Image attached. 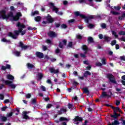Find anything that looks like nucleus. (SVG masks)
I'll list each match as a JSON object with an SVG mask.
<instances>
[{
  "label": "nucleus",
  "mask_w": 125,
  "mask_h": 125,
  "mask_svg": "<svg viewBox=\"0 0 125 125\" xmlns=\"http://www.w3.org/2000/svg\"><path fill=\"white\" fill-rule=\"evenodd\" d=\"M14 16L13 15V13L12 12H10L7 15H6V11L4 10H2L0 11V18H2L3 20L8 19L9 17L11 18H13Z\"/></svg>",
  "instance_id": "2"
},
{
  "label": "nucleus",
  "mask_w": 125,
  "mask_h": 125,
  "mask_svg": "<svg viewBox=\"0 0 125 125\" xmlns=\"http://www.w3.org/2000/svg\"><path fill=\"white\" fill-rule=\"evenodd\" d=\"M125 13H124L123 15H122V16H120L119 17V19L120 20H123L124 18H125Z\"/></svg>",
  "instance_id": "40"
},
{
  "label": "nucleus",
  "mask_w": 125,
  "mask_h": 125,
  "mask_svg": "<svg viewBox=\"0 0 125 125\" xmlns=\"http://www.w3.org/2000/svg\"><path fill=\"white\" fill-rule=\"evenodd\" d=\"M47 35L48 37H50V38H56L57 37L58 34L57 33H56L55 32L50 31L48 33Z\"/></svg>",
  "instance_id": "6"
},
{
  "label": "nucleus",
  "mask_w": 125,
  "mask_h": 125,
  "mask_svg": "<svg viewBox=\"0 0 125 125\" xmlns=\"http://www.w3.org/2000/svg\"><path fill=\"white\" fill-rule=\"evenodd\" d=\"M104 39L105 41V42H109V37L107 36H106L105 35H104Z\"/></svg>",
  "instance_id": "38"
},
{
  "label": "nucleus",
  "mask_w": 125,
  "mask_h": 125,
  "mask_svg": "<svg viewBox=\"0 0 125 125\" xmlns=\"http://www.w3.org/2000/svg\"><path fill=\"white\" fill-rule=\"evenodd\" d=\"M111 13L114 15H119V14H120L119 13L115 11H111Z\"/></svg>",
  "instance_id": "56"
},
{
  "label": "nucleus",
  "mask_w": 125,
  "mask_h": 125,
  "mask_svg": "<svg viewBox=\"0 0 125 125\" xmlns=\"http://www.w3.org/2000/svg\"><path fill=\"white\" fill-rule=\"evenodd\" d=\"M11 68V65L10 64H6V69H10Z\"/></svg>",
  "instance_id": "53"
},
{
  "label": "nucleus",
  "mask_w": 125,
  "mask_h": 125,
  "mask_svg": "<svg viewBox=\"0 0 125 125\" xmlns=\"http://www.w3.org/2000/svg\"><path fill=\"white\" fill-rule=\"evenodd\" d=\"M32 104H37V99L34 98L31 100Z\"/></svg>",
  "instance_id": "37"
},
{
  "label": "nucleus",
  "mask_w": 125,
  "mask_h": 125,
  "mask_svg": "<svg viewBox=\"0 0 125 125\" xmlns=\"http://www.w3.org/2000/svg\"><path fill=\"white\" fill-rule=\"evenodd\" d=\"M62 42L64 45H67V40L66 39L63 40Z\"/></svg>",
  "instance_id": "55"
},
{
  "label": "nucleus",
  "mask_w": 125,
  "mask_h": 125,
  "mask_svg": "<svg viewBox=\"0 0 125 125\" xmlns=\"http://www.w3.org/2000/svg\"><path fill=\"white\" fill-rule=\"evenodd\" d=\"M83 75L84 78H85L86 79L87 78V76L91 75V73H90V72L88 71H86L84 72Z\"/></svg>",
  "instance_id": "17"
},
{
  "label": "nucleus",
  "mask_w": 125,
  "mask_h": 125,
  "mask_svg": "<svg viewBox=\"0 0 125 125\" xmlns=\"http://www.w3.org/2000/svg\"><path fill=\"white\" fill-rule=\"evenodd\" d=\"M88 42H90V43H92V42H94V41L93 40V38L92 37H88Z\"/></svg>",
  "instance_id": "27"
},
{
  "label": "nucleus",
  "mask_w": 125,
  "mask_h": 125,
  "mask_svg": "<svg viewBox=\"0 0 125 125\" xmlns=\"http://www.w3.org/2000/svg\"><path fill=\"white\" fill-rule=\"evenodd\" d=\"M49 71L52 74H58L59 73V69H57L55 70V68L54 67H51L49 69Z\"/></svg>",
  "instance_id": "9"
},
{
  "label": "nucleus",
  "mask_w": 125,
  "mask_h": 125,
  "mask_svg": "<svg viewBox=\"0 0 125 125\" xmlns=\"http://www.w3.org/2000/svg\"><path fill=\"white\" fill-rule=\"evenodd\" d=\"M110 82H111V83H117L116 80H115V78L114 77V76H113L112 74L110 75Z\"/></svg>",
  "instance_id": "16"
},
{
  "label": "nucleus",
  "mask_w": 125,
  "mask_h": 125,
  "mask_svg": "<svg viewBox=\"0 0 125 125\" xmlns=\"http://www.w3.org/2000/svg\"><path fill=\"white\" fill-rule=\"evenodd\" d=\"M55 25L56 28H59V27H60V26H61V23L60 22L55 23Z\"/></svg>",
  "instance_id": "39"
},
{
  "label": "nucleus",
  "mask_w": 125,
  "mask_h": 125,
  "mask_svg": "<svg viewBox=\"0 0 125 125\" xmlns=\"http://www.w3.org/2000/svg\"><path fill=\"white\" fill-rule=\"evenodd\" d=\"M67 112V109L66 108H61L60 110L58 111V115H62L64 114V113H66Z\"/></svg>",
  "instance_id": "10"
},
{
  "label": "nucleus",
  "mask_w": 125,
  "mask_h": 125,
  "mask_svg": "<svg viewBox=\"0 0 125 125\" xmlns=\"http://www.w3.org/2000/svg\"><path fill=\"white\" fill-rule=\"evenodd\" d=\"M35 55L38 58H40V59H42V58H43L44 57L43 53L41 52H36Z\"/></svg>",
  "instance_id": "14"
},
{
  "label": "nucleus",
  "mask_w": 125,
  "mask_h": 125,
  "mask_svg": "<svg viewBox=\"0 0 125 125\" xmlns=\"http://www.w3.org/2000/svg\"><path fill=\"white\" fill-rule=\"evenodd\" d=\"M4 83L6 85H8L9 86H10L11 88H13V89H14V88L16 87V85L12 84L13 83V81L6 80L5 81Z\"/></svg>",
  "instance_id": "4"
},
{
  "label": "nucleus",
  "mask_w": 125,
  "mask_h": 125,
  "mask_svg": "<svg viewBox=\"0 0 125 125\" xmlns=\"http://www.w3.org/2000/svg\"><path fill=\"white\" fill-rule=\"evenodd\" d=\"M7 106H3L1 108V111H4L7 109Z\"/></svg>",
  "instance_id": "54"
},
{
  "label": "nucleus",
  "mask_w": 125,
  "mask_h": 125,
  "mask_svg": "<svg viewBox=\"0 0 125 125\" xmlns=\"http://www.w3.org/2000/svg\"><path fill=\"white\" fill-rule=\"evenodd\" d=\"M101 26L102 27V28L103 29H105L107 27V26L106 25V24H105L104 23H102L101 25Z\"/></svg>",
  "instance_id": "42"
},
{
  "label": "nucleus",
  "mask_w": 125,
  "mask_h": 125,
  "mask_svg": "<svg viewBox=\"0 0 125 125\" xmlns=\"http://www.w3.org/2000/svg\"><path fill=\"white\" fill-rule=\"evenodd\" d=\"M102 63L103 65H106V59H105V58L102 59Z\"/></svg>",
  "instance_id": "34"
},
{
  "label": "nucleus",
  "mask_w": 125,
  "mask_h": 125,
  "mask_svg": "<svg viewBox=\"0 0 125 125\" xmlns=\"http://www.w3.org/2000/svg\"><path fill=\"white\" fill-rule=\"evenodd\" d=\"M46 42L47 43H49V44H51V40H49V39H47L46 40Z\"/></svg>",
  "instance_id": "61"
},
{
  "label": "nucleus",
  "mask_w": 125,
  "mask_h": 125,
  "mask_svg": "<svg viewBox=\"0 0 125 125\" xmlns=\"http://www.w3.org/2000/svg\"><path fill=\"white\" fill-rule=\"evenodd\" d=\"M1 41L3 42H10V40H7L5 38H3Z\"/></svg>",
  "instance_id": "36"
},
{
  "label": "nucleus",
  "mask_w": 125,
  "mask_h": 125,
  "mask_svg": "<svg viewBox=\"0 0 125 125\" xmlns=\"http://www.w3.org/2000/svg\"><path fill=\"white\" fill-rule=\"evenodd\" d=\"M59 47L60 48H64V46L63 45V43H62V42H60L59 43Z\"/></svg>",
  "instance_id": "33"
},
{
  "label": "nucleus",
  "mask_w": 125,
  "mask_h": 125,
  "mask_svg": "<svg viewBox=\"0 0 125 125\" xmlns=\"http://www.w3.org/2000/svg\"><path fill=\"white\" fill-rule=\"evenodd\" d=\"M120 125V122L119 121L115 120L113 123H112V125Z\"/></svg>",
  "instance_id": "32"
},
{
  "label": "nucleus",
  "mask_w": 125,
  "mask_h": 125,
  "mask_svg": "<svg viewBox=\"0 0 125 125\" xmlns=\"http://www.w3.org/2000/svg\"><path fill=\"white\" fill-rule=\"evenodd\" d=\"M19 44V47H21L22 50H26L29 47V46L24 45V43L22 42H20Z\"/></svg>",
  "instance_id": "7"
},
{
  "label": "nucleus",
  "mask_w": 125,
  "mask_h": 125,
  "mask_svg": "<svg viewBox=\"0 0 125 125\" xmlns=\"http://www.w3.org/2000/svg\"><path fill=\"white\" fill-rule=\"evenodd\" d=\"M1 70L2 71H5V70H6V67L4 65H2L1 67Z\"/></svg>",
  "instance_id": "59"
},
{
  "label": "nucleus",
  "mask_w": 125,
  "mask_h": 125,
  "mask_svg": "<svg viewBox=\"0 0 125 125\" xmlns=\"http://www.w3.org/2000/svg\"><path fill=\"white\" fill-rule=\"evenodd\" d=\"M42 49H43V51H45L46 50H47V47H46V46L43 45Z\"/></svg>",
  "instance_id": "60"
},
{
  "label": "nucleus",
  "mask_w": 125,
  "mask_h": 125,
  "mask_svg": "<svg viewBox=\"0 0 125 125\" xmlns=\"http://www.w3.org/2000/svg\"><path fill=\"white\" fill-rule=\"evenodd\" d=\"M87 27L89 29H93L94 28V27H95V25H94V24L89 23V22Z\"/></svg>",
  "instance_id": "26"
},
{
  "label": "nucleus",
  "mask_w": 125,
  "mask_h": 125,
  "mask_svg": "<svg viewBox=\"0 0 125 125\" xmlns=\"http://www.w3.org/2000/svg\"><path fill=\"white\" fill-rule=\"evenodd\" d=\"M101 97V98H110V95L107 94V92L103 91Z\"/></svg>",
  "instance_id": "11"
},
{
  "label": "nucleus",
  "mask_w": 125,
  "mask_h": 125,
  "mask_svg": "<svg viewBox=\"0 0 125 125\" xmlns=\"http://www.w3.org/2000/svg\"><path fill=\"white\" fill-rule=\"evenodd\" d=\"M68 26L66 24H62L61 25V29H67Z\"/></svg>",
  "instance_id": "28"
},
{
  "label": "nucleus",
  "mask_w": 125,
  "mask_h": 125,
  "mask_svg": "<svg viewBox=\"0 0 125 125\" xmlns=\"http://www.w3.org/2000/svg\"><path fill=\"white\" fill-rule=\"evenodd\" d=\"M75 22H76V20H75V19H74L69 20L68 21L69 24H71V23H75Z\"/></svg>",
  "instance_id": "35"
},
{
  "label": "nucleus",
  "mask_w": 125,
  "mask_h": 125,
  "mask_svg": "<svg viewBox=\"0 0 125 125\" xmlns=\"http://www.w3.org/2000/svg\"><path fill=\"white\" fill-rule=\"evenodd\" d=\"M111 117H113V118L117 119V118H118V113H117V112H114V115H112Z\"/></svg>",
  "instance_id": "45"
},
{
  "label": "nucleus",
  "mask_w": 125,
  "mask_h": 125,
  "mask_svg": "<svg viewBox=\"0 0 125 125\" xmlns=\"http://www.w3.org/2000/svg\"><path fill=\"white\" fill-rule=\"evenodd\" d=\"M15 54H16V56H20V52L16 51L14 52Z\"/></svg>",
  "instance_id": "52"
},
{
  "label": "nucleus",
  "mask_w": 125,
  "mask_h": 125,
  "mask_svg": "<svg viewBox=\"0 0 125 125\" xmlns=\"http://www.w3.org/2000/svg\"><path fill=\"white\" fill-rule=\"evenodd\" d=\"M112 34L115 37V38H118V35H117V33L115 31H112Z\"/></svg>",
  "instance_id": "47"
},
{
  "label": "nucleus",
  "mask_w": 125,
  "mask_h": 125,
  "mask_svg": "<svg viewBox=\"0 0 125 125\" xmlns=\"http://www.w3.org/2000/svg\"><path fill=\"white\" fill-rule=\"evenodd\" d=\"M42 20V17L40 16H37L35 17V21L36 22H40Z\"/></svg>",
  "instance_id": "22"
},
{
  "label": "nucleus",
  "mask_w": 125,
  "mask_h": 125,
  "mask_svg": "<svg viewBox=\"0 0 125 125\" xmlns=\"http://www.w3.org/2000/svg\"><path fill=\"white\" fill-rule=\"evenodd\" d=\"M52 11H55L56 13H58V8H57L56 7H54L52 8Z\"/></svg>",
  "instance_id": "31"
},
{
  "label": "nucleus",
  "mask_w": 125,
  "mask_h": 125,
  "mask_svg": "<svg viewBox=\"0 0 125 125\" xmlns=\"http://www.w3.org/2000/svg\"><path fill=\"white\" fill-rule=\"evenodd\" d=\"M4 99V95L2 94H0V100H3Z\"/></svg>",
  "instance_id": "49"
},
{
  "label": "nucleus",
  "mask_w": 125,
  "mask_h": 125,
  "mask_svg": "<svg viewBox=\"0 0 125 125\" xmlns=\"http://www.w3.org/2000/svg\"><path fill=\"white\" fill-rule=\"evenodd\" d=\"M7 80H10V81H13L14 80V76L11 75V74H8L7 75Z\"/></svg>",
  "instance_id": "20"
},
{
  "label": "nucleus",
  "mask_w": 125,
  "mask_h": 125,
  "mask_svg": "<svg viewBox=\"0 0 125 125\" xmlns=\"http://www.w3.org/2000/svg\"><path fill=\"white\" fill-rule=\"evenodd\" d=\"M72 84L75 86H77V85L79 84V83L76 81H74L72 83Z\"/></svg>",
  "instance_id": "58"
},
{
  "label": "nucleus",
  "mask_w": 125,
  "mask_h": 125,
  "mask_svg": "<svg viewBox=\"0 0 125 125\" xmlns=\"http://www.w3.org/2000/svg\"><path fill=\"white\" fill-rule=\"evenodd\" d=\"M47 21H48V23H53L54 22V19L51 17V16L48 14L47 16L45 17Z\"/></svg>",
  "instance_id": "8"
},
{
  "label": "nucleus",
  "mask_w": 125,
  "mask_h": 125,
  "mask_svg": "<svg viewBox=\"0 0 125 125\" xmlns=\"http://www.w3.org/2000/svg\"><path fill=\"white\" fill-rule=\"evenodd\" d=\"M96 66H97L98 67H102V63H101L100 62H97L96 63Z\"/></svg>",
  "instance_id": "50"
},
{
  "label": "nucleus",
  "mask_w": 125,
  "mask_h": 125,
  "mask_svg": "<svg viewBox=\"0 0 125 125\" xmlns=\"http://www.w3.org/2000/svg\"><path fill=\"white\" fill-rule=\"evenodd\" d=\"M73 104H68V109H72L73 108Z\"/></svg>",
  "instance_id": "57"
},
{
  "label": "nucleus",
  "mask_w": 125,
  "mask_h": 125,
  "mask_svg": "<svg viewBox=\"0 0 125 125\" xmlns=\"http://www.w3.org/2000/svg\"><path fill=\"white\" fill-rule=\"evenodd\" d=\"M42 78H43V74L42 73H39L37 76L38 81H42Z\"/></svg>",
  "instance_id": "18"
},
{
  "label": "nucleus",
  "mask_w": 125,
  "mask_h": 125,
  "mask_svg": "<svg viewBox=\"0 0 125 125\" xmlns=\"http://www.w3.org/2000/svg\"><path fill=\"white\" fill-rule=\"evenodd\" d=\"M60 121L61 122H63L64 121H67V122H68V121H70V119H68L64 117H61L60 118Z\"/></svg>",
  "instance_id": "23"
},
{
  "label": "nucleus",
  "mask_w": 125,
  "mask_h": 125,
  "mask_svg": "<svg viewBox=\"0 0 125 125\" xmlns=\"http://www.w3.org/2000/svg\"><path fill=\"white\" fill-rule=\"evenodd\" d=\"M41 89L42 90V91H46V89L45 88V87H44V86H41Z\"/></svg>",
  "instance_id": "63"
},
{
  "label": "nucleus",
  "mask_w": 125,
  "mask_h": 125,
  "mask_svg": "<svg viewBox=\"0 0 125 125\" xmlns=\"http://www.w3.org/2000/svg\"><path fill=\"white\" fill-rule=\"evenodd\" d=\"M1 120H2V122H6V121H7V118L4 116H2L1 117Z\"/></svg>",
  "instance_id": "43"
},
{
  "label": "nucleus",
  "mask_w": 125,
  "mask_h": 125,
  "mask_svg": "<svg viewBox=\"0 0 125 125\" xmlns=\"http://www.w3.org/2000/svg\"><path fill=\"white\" fill-rule=\"evenodd\" d=\"M91 19H98V20H102V17L100 15H93L92 16L87 17V22H86L87 24H88V23H89V20H91Z\"/></svg>",
  "instance_id": "3"
},
{
  "label": "nucleus",
  "mask_w": 125,
  "mask_h": 125,
  "mask_svg": "<svg viewBox=\"0 0 125 125\" xmlns=\"http://www.w3.org/2000/svg\"><path fill=\"white\" fill-rule=\"evenodd\" d=\"M76 38L78 40H82V39H83V36L81 35H76Z\"/></svg>",
  "instance_id": "44"
},
{
  "label": "nucleus",
  "mask_w": 125,
  "mask_h": 125,
  "mask_svg": "<svg viewBox=\"0 0 125 125\" xmlns=\"http://www.w3.org/2000/svg\"><path fill=\"white\" fill-rule=\"evenodd\" d=\"M110 107L113 109L114 113H117V112H119L120 113H121V114H123V111L121 110L120 108L119 107H115L113 106L112 105H110Z\"/></svg>",
  "instance_id": "12"
},
{
  "label": "nucleus",
  "mask_w": 125,
  "mask_h": 125,
  "mask_svg": "<svg viewBox=\"0 0 125 125\" xmlns=\"http://www.w3.org/2000/svg\"><path fill=\"white\" fill-rule=\"evenodd\" d=\"M17 27H18L19 30L14 31V33L15 34L12 33V32H9L7 35L8 37H10L14 40H16V39H17V37L19 36V34H20V33H21L23 31V29L26 28V26L20 23V22L17 23Z\"/></svg>",
  "instance_id": "1"
},
{
  "label": "nucleus",
  "mask_w": 125,
  "mask_h": 125,
  "mask_svg": "<svg viewBox=\"0 0 125 125\" xmlns=\"http://www.w3.org/2000/svg\"><path fill=\"white\" fill-rule=\"evenodd\" d=\"M83 93H86V94H89V90L87 87L83 88Z\"/></svg>",
  "instance_id": "21"
},
{
  "label": "nucleus",
  "mask_w": 125,
  "mask_h": 125,
  "mask_svg": "<svg viewBox=\"0 0 125 125\" xmlns=\"http://www.w3.org/2000/svg\"><path fill=\"white\" fill-rule=\"evenodd\" d=\"M75 122H83V118L76 116L74 119Z\"/></svg>",
  "instance_id": "19"
},
{
  "label": "nucleus",
  "mask_w": 125,
  "mask_h": 125,
  "mask_svg": "<svg viewBox=\"0 0 125 125\" xmlns=\"http://www.w3.org/2000/svg\"><path fill=\"white\" fill-rule=\"evenodd\" d=\"M10 102V101L9 100V99H5L3 102L4 104H7V103H9Z\"/></svg>",
  "instance_id": "51"
},
{
  "label": "nucleus",
  "mask_w": 125,
  "mask_h": 125,
  "mask_svg": "<svg viewBox=\"0 0 125 125\" xmlns=\"http://www.w3.org/2000/svg\"><path fill=\"white\" fill-rule=\"evenodd\" d=\"M26 98L27 99L31 98V94L28 93L26 95Z\"/></svg>",
  "instance_id": "64"
},
{
  "label": "nucleus",
  "mask_w": 125,
  "mask_h": 125,
  "mask_svg": "<svg viewBox=\"0 0 125 125\" xmlns=\"http://www.w3.org/2000/svg\"><path fill=\"white\" fill-rule=\"evenodd\" d=\"M80 3H86V0H79Z\"/></svg>",
  "instance_id": "48"
},
{
  "label": "nucleus",
  "mask_w": 125,
  "mask_h": 125,
  "mask_svg": "<svg viewBox=\"0 0 125 125\" xmlns=\"http://www.w3.org/2000/svg\"><path fill=\"white\" fill-rule=\"evenodd\" d=\"M74 14L75 16L78 17V16H80L81 18H83V19H84L85 22L87 23V17L85 16L84 15L81 14L80 13V12L79 11H76L74 13Z\"/></svg>",
  "instance_id": "5"
},
{
  "label": "nucleus",
  "mask_w": 125,
  "mask_h": 125,
  "mask_svg": "<svg viewBox=\"0 0 125 125\" xmlns=\"http://www.w3.org/2000/svg\"><path fill=\"white\" fill-rule=\"evenodd\" d=\"M39 14H40L39 11H34L31 13L32 16H35V15H39Z\"/></svg>",
  "instance_id": "25"
},
{
  "label": "nucleus",
  "mask_w": 125,
  "mask_h": 125,
  "mask_svg": "<svg viewBox=\"0 0 125 125\" xmlns=\"http://www.w3.org/2000/svg\"><path fill=\"white\" fill-rule=\"evenodd\" d=\"M22 117L23 119L24 120H30V117H29L28 115V112L27 111H23L22 112Z\"/></svg>",
  "instance_id": "13"
},
{
  "label": "nucleus",
  "mask_w": 125,
  "mask_h": 125,
  "mask_svg": "<svg viewBox=\"0 0 125 125\" xmlns=\"http://www.w3.org/2000/svg\"><path fill=\"white\" fill-rule=\"evenodd\" d=\"M52 107L51 104H48L46 105L47 109H50Z\"/></svg>",
  "instance_id": "46"
},
{
  "label": "nucleus",
  "mask_w": 125,
  "mask_h": 125,
  "mask_svg": "<svg viewBox=\"0 0 125 125\" xmlns=\"http://www.w3.org/2000/svg\"><path fill=\"white\" fill-rule=\"evenodd\" d=\"M67 47H70V48L73 47V42H69V43L67 45Z\"/></svg>",
  "instance_id": "30"
},
{
  "label": "nucleus",
  "mask_w": 125,
  "mask_h": 125,
  "mask_svg": "<svg viewBox=\"0 0 125 125\" xmlns=\"http://www.w3.org/2000/svg\"><path fill=\"white\" fill-rule=\"evenodd\" d=\"M19 20V19L16 17V16H15L13 17V21H18Z\"/></svg>",
  "instance_id": "41"
},
{
  "label": "nucleus",
  "mask_w": 125,
  "mask_h": 125,
  "mask_svg": "<svg viewBox=\"0 0 125 125\" xmlns=\"http://www.w3.org/2000/svg\"><path fill=\"white\" fill-rule=\"evenodd\" d=\"M16 16V17H18L19 19H20V17L22 16V14L20 12H18L17 13Z\"/></svg>",
  "instance_id": "29"
},
{
  "label": "nucleus",
  "mask_w": 125,
  "mask_h": 125,
  "mask_svg": "<svg viewBox=\"0 0 125 125\" xmlns=\"http://www.w3.org/2000/svg\"><path fill=\"white\" fill-rule=\"evenodd\" d=\"M26 66L28 68H30V69H33V68H34L35 66H34L33 64H32L30 63H27L26 64Z\"/></svg>",
  "instance_id": "24"
},
{
  "label": "nucleus",
  "mask_w": 125,
  "mask_h": 125,
  "mask_svg": "<svg viewBox=\"0 0 125 125\" xmlns=\"http://www.w3.org/2000/svg\"><path fill=\"white\" fill-rule=\"evenodd\" d=\"M119 35H122V36H125V31H120L119 32Z\"/></svg>",
  "instance_id": "62"
},
{
  "label": "nucleus",
  "mask_w": 125,
  "mask_h": 125,
  "mask_svg": "<svg viewBox=\"0 0 125 125\" xmlns=\"http://www.w3.org/2000/svg\"><path fill=\"white\" fill-rule=\"evenodd\" d=\"M82 49L83 50L84 54H86L87 53V51H88V48L86 45H83L82 46Z\"/></svg>",
  "instance_id": "15"
}]
</instances>
